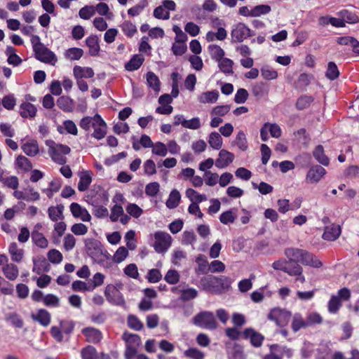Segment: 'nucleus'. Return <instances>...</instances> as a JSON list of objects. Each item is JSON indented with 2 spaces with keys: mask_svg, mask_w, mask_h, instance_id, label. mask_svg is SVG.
<instances>
[{
  "mask_svg": "<svg viewBox=\"0 0 359 359\" xmlns=\"http://www.w3.org/2000/svg\"><path fill=\"white\" fill-rule=\"evenodd\" d=\"M285 255L290 264L301 263L314 268H320L323 265L317 257L302 249L287 248L285 250Z\"/></svg>",
  "mask_w": 359,
  "mask_h": 359,
  "instance_id": "obj_1",
  "label": "nucleus"
},
{
  "mask_svg": "<svg viewBox=\"0 0 359 359\" xmlns=\"http://www.w3.org/2000/svg\"><path fill=\"white\" fill-rule=\"evenodd\" d=\"M75 323L72 320H62L60 321V327H51L50 332L53 339L57 342H62L64 339L63 334L69 336L74 331Z\"/></svg>",
  "mask_w": 359,
  "mask_h": 359,
  "instance_id": "obj_2",
  "label": "nucleus"
},
{
  "mask_svg": "<svg viewBox=\"0 0 359 359\" xmlns=\"http://www.w3.org/2000/svg\"><path fill=\"white\" fill-rule=\"evenodd\" d=\"M194 325L206 330H213L217 327L215 316L210 311H203L193 318Z\"/></svg>",
  "mask_w": 359,
  "mask_h": 359,
  "instance_id": "obj_3",
  "label": "nucleus"
},
{
  "mask_svg": "<svg viewBox=\"0 0 359 359\" xmlns=\"http://www.w3.org/2000/svg\"><path fill=\"white\" fill-rule=\"evenodd\" d=\"M104 296L107 300L112 305L124 307L126 301L122 293L116 286L109 284L104 290Z\"/></svg>",
  "mask_w": 359,
  "mask_h": 359,
  "instance_id": "obj_4",
  "label": "nucleus"
},
{
  "mask_svg": "<svg viewBox=\"0 0 359 359\" xmlns=\"http://www.w3.org/2000/svg\"><path fill=\"white\" fill-rule=\"evenodd\" d=\"M154 242L153 247L154 250L158 252L162 253L165 252L171 245L172 238L169 233L163 231H157L154 234Z\"/></svg>",
  "mask_w": 359,
  "mask_h": 359,
  "instance_id": "obj_5",
  "label": "nucleus"
},
{
  "mask_svg": "<svg viewBox=\"0 0 359 359\" xmlns=\"http://www.w3.org/2000/svg\"><path fill=\"white\" fill-rule=\"evenodd\" d=\"M291 316V313L288 311L275 308L270 311L268 318L275 321L278 326L284 327L288 324Z\"/></svg>",
  "mask_w": 359,
  "mask_h": 359,
  "instance_id": "obj_6",
  "label": "nucleus"
},
{
  "mask_svg": "<svg viewBox=\"0 0 359 359\" xmlns=\"http://www.w3.org/2000/svg\"><path fill=\"white\" fill-rule=\"evenodd\" d=\"M175 3L172 0H165L162 5L157 6L154 11V16L157 19L168 20L170 18V11L175 9Z\"/></svg>",
  "mask_w": 359,
  "mask_h": 359,
  "instance_id": "obj_7",
  "label": "nucleus"
},
{
  "mask_svg": "<svg viewBox=\"0 0 359 359\" xmlns=\"http://www.w3.org/2000/svg\"><path fill=\"white\" fill-rule=\"evenodd\" d=\"M35 57L44 63L54 65L57 62L55 54L44 45L34 51Z\"/></svg>",
  "mask_w": 359,
  "mask_h": 359,
  "instance_id": "obj_8",
  "label": "nucleus"
},
{
  "mask_svg": "<svg viewBox=\"0 0 359 359\" xmlns=\"http://www.w3.org/2000/svg\"><path fill=\"white\" fill-rule=\"evenodd\" d=\"M93 128L94 129V132L92 133L91 136L95 139L99 140L105 137L107 134V124L98 114H96L94 116Z\"/></svg>",
  "mask_w": 359,
  "mask_h": 359,
  "instance_id": "obj_9",
  "label": "nucleus"
},
{
  "mask_svg": "<svg viewBox=\"0 0 359 359\" xmlns=\"http://www.w3.org/2000/svg\"><path fill=\"white\" fill-rule=\"evenodd\" d=\"M250 35V29L244 23H238L236 25L233 27L231 33V39L233 42H242Z\"/></svg>",
  "mask_w": 359,
  "mask_h": 359,
  "instance_id": "obj_10",
  "label": "nucleus"
},
{
  "mask_svg": "<svg viewBox=\"0 0 359 359\" xmlns=\"http://www.w3.org/2000/svg\"><path fill=\"white\" fill-rule=\"evenodd\" d=\"M326 175L325 169L320 165H313L306 175V181L310 184H316Z\"/></svg>",
  "mask_w": 359,
  "mask_h": 359,
  "instance_id": "obj_11",
  "label": "nucleus"
},
{
  "mask_svg": "<svg viewBox=\"0 0 359 359\" xmlns=\"http://www.w3.org/2000/svg\"><path fill=\"white\" fill-rule=\"evenodd\" d=\"M243 335L245 339H249L251 345L255 348L260 347L264 340V335L251 327L245 328Z\"/></svg>",
  "mask_w": 359,
  "mask_h": 359,
  "instance_id": "obj_12",
  "label": "nucleus"
},
{
  "mask_svg": "<svg viewBox=\"0 0 359 359\" xmlns=\"http://www.w3.org/2000/svg\"><path fill=\"white\" fill-rule=\"evenodd\" d=\"M234 158L233 153L226 149H221L215 161V166L218 168H225L233 161Z\"/></svg>",
  "mask_w": 359,
  "mask_h": 359,
  "instance_id": "obj_13",
  "label": "nucleus"
},
{
  "mask_svg": "<svg viewBox=\"0 0 359 359\" xmlns=\"http://www.w3.org/2000/svg\"><path fill=\"white\" fill-rule=\"evenodd\" d=\"M199 287L208 292L217 293L219 290L217 286L216 276H208L203 277L199 281Z\"/></svg>",
  "mask_w": 359,
  "mask_h": 359,
  "instance_id": "obj_14",
  "label": "nucleus"
},
{
  "mask_svg": "<svg viewBox=\"0 0 359 359\" xmlns=\"http://www.w3.org/2000/svg\"><path fill=\"white\" fill-rule=\"evenodd\" d=\"M81 333L86 337V341L88 343L97 344L102 339L101 331L95 327H85L82 329Z\"/></svg>",
  "mask_w": 359,
  "mask_h": 359,
  "instance_id": "obj_15",
  "label": "nucleus"
},
{
  "mask_svg": "<svg viewBox=\"0 0 359 359\" xmlns=\"http://www.w3.org/2000/svg\"><path fill=\"white\" fill-rule=\"evenodd\" d=\"M70 211L72 215L76 218H81L83 222H90L91 219V216L88 212V210L82 208L77 203H72L70 206Z\"/></svg>",
  "mask_w": 359,
  "mask_h": 359,
  "instance_id": "obj_16",
  "label": "nucleus"
},
{
  "mask_svg": "<svg viewBox=\"0 0 359 359\" xmlns=\"http://www.w3.org/2000/svg\"><path fill=\"white\" fill-rule=\"evenodd\" d=\"M341 227L337 224H331L325 228L323 238L326 241H335L341 234Z\"/></svg>",
  "mask_w": 359,
  "mask_h": 359,
  "instance_id": "obj_17",
  "label": "nucleus"
},
{
  "mask_svg": "<svg viewBox=\"0 0 359 359\" xmlns=\"http://www.w3.org/2000/svg\"><path fill=\"white\" fill-rule=\"evenodd\" d=\"M31 318L41 325L47 327L50 323V313L46 309H40L36 314H32Z\"/></svg>",
  "mask_w": 359,
  "mask_h": 359,
  "instance_id": "obj_18",
  "label": "nucleus"
},
{
  "mask_svg": "<svg viewBox=\"0 0 359 359\" xmlns=\"http://www.w3.org/2000/svg\"><path fill=\"white\" fill-rule=\"evenodd\" d=\"M58 107L65 112H72L75 108L74 101L68 96H61L57 100Z\"/></svg>",
  "mask_w": 359,
  "mask_h": 359,
  "instance_id": "obj_19",
  "label": "nucleus"
},
{
  "mask_svg": "<svg viewBox=\"0 0 359 359\" xmlns=\"http://www.w3.org/2000/svg\"><path fill=\"white\" fill-rule=\"evenodd\" d=\"M36 111V107L29 102H25L20 105L19 113L22 118H34Z\"/></svg>",
  "mask_w": 359,
  "mask_h": 359,
  "instance_id": "obj_20",
  "label": "nucleus"
},
{
  "mask_svg": "<svg viewBox=\"0 0 359 359\" xmlns=\"http://www.w3.org/2000/svg\"><path fill=\"white\" fill-rule=\"evenodd\" d=\"M86 46L89 48V54L91 56H97L100 50L99 39L96 35H90L86 39Z\"/></svg>",
  "mask_w": 359,
  "mask_h": 359,
  "instance_id": "obj_21",
  "label": "nucleus"
},
{
  "mask_svg": "<svg viewBox=\"0 0 359 359\" xmlns=\"http://www.w3.org/2000/svg\"><path fill=\"white\" fill-rule=\"evenodd\" d=\"M73 74L75 79H90L94 76V71L91 67H81L76 65L73 69Z\"/></svg>",
  "mask_w": 359,
  "mask_h": 359,
  "instance_id": "obj_22",
  "label": "nucleus"
},
{
  "mask_svg": "<svg viewBox=\"0 0 359 359\" xmlns=\"http://www.w3.org/2000/svg\"><path fill=\"white\" fill-rule=\"evenodd\" d=\"M92 182V172L83 171L79 174L78 189L80 191H86Z\"/></svg>",
  "mask_w": 359,
  "mask_h": 359,
  "instance_id": "obj_23",
  "label": "nucleus"
},
{
  "mask_svg": "<svg viewBox=\"0 0 359 359\" xmlns=\"http://www.w3.org/2000/svg\"><path fill=\"white\" fill-rule=\"evenodd\" d=\"M46 144L49 147L48 153L52 160L59 165H64L67 161V158L65 155H62L53 150L52 147L53 145H55V142L50 140H46Z\"/></svg>",
  "mask_w": 359,
  "mask_h": 359,
  "instance_id": "obj_24",
  "label": "nucleus"
},
{
  "mask_svg": "<svg viewBox=\"0 0 359 359\" xmlns=\"http://www.w3.org/2000/svg\"><path fill=\"white\" fill-rule=\"evenodd\" d=\"M5 277L9 280H15L19 274V270L14 264H6L2 268Z\"/></svg>",
  "mask_w": 359,
  "mask_h": 359,
  "instance_id": "obj_25",
  "label": "nucleus"
},
{
  "mask_svg": "<svg viewBox=\"0 0 359 359\" xmlns=\"http://www.w3.org/2000/svg\"><path fill=\"white\" fill-rule=\"evenodd\" d=\"M144 59L141 55H134L125 65L127 71L132 72L138 69L143 64Z\"/></svg>",
  "mask_w": 359,
  "mask_h": 359,
  "instance_id": "obj_26",
  "label": "nucleus"
},
{
  "mask_svg": "<svg viewBox=\"0 0 359 359\" xmlns=\"http://www.w3.org/2000/svg\"><path fill=\"white\" fill-rule=\"evenodd\" d=\"M63 210L64 205L62 204H59L56 206H51L48 210V217L53 222L62 219L64 218Z\"/></svg>",
  "mask_w": 359,
  "mask_h": 359,
  "instance_id": "obj_27",
  "label": "nucleus"
},
{
  "mask_svg": "<svg viewBox=\"0 0 359 359\" xmlns=\"http://www.w3.org/2000/svg\"><path fill=\"white\" fill-rule=\"evenodd\" d=\"M8 252L11 255L12 261L15 262H20L22 261L24 255V250L18 248L16 243L13 242L10 244L8 247Z\"/></svg>",
  "mask_w": 359,
  "mask_h": 359,
  "instance_id": "obj_28",
  "label": "nucleus"
},
{
  "mask_svg": "<svg viewBox=\"0 0 359 359\" xmlns=\"http://www.w3.org/2000/svg\"><path fill=\"white\" fill-rule=\"evenodd\" d=\"M219 93L217 90H211L207 91L201 93L198 97V100L201 103H215L218 100Z\"/></svg>",
  "mask_w": 359,
  "mask_h": 359,
  "instance_id": "obj_29",
  "label": "nucleus"
},
{
  "mask_svg": "<svg viewBox=\"0 0 359 359\" xmlns=\"http://www.w3.org/2000/svg\"><path fill=\"white\" fill-rule=\"evenodd\" d=\"M23 151L29 156H34L39 153V145L36 140L27 141L22 146Z\"/></svg>",
  "mask_w": 359,
  "mask_h": 359,
  "instance_id": "obj_30",
  "label": "nucleus"
},
{
  "mask_svg": "<svg viewBox=\"0 0 359 359\" xmlns=\"http://www.w3.org/2000/svg\"><path fill=\"white\" fill-rule=\"evenodd\" d=\"M208 50L211 58L216 62H218L224 58L225 55L224 50L216 44L209 45L208 47Z\"/></svg>",
  "mask_w": 359,
  "mask_h": 359,
  "instance_id": "obj_31",
  "label": "nucleus"
},
{
  "mask_svg": "<svg viewBox=\"0 0 359 359\" xmlns=\"http://www.w3.org/2000/svg\"><path fill=\"white\" fill-rule=\"evenodd\" d=\"M292 265L290 264L289 261L285 259H278L272 264V267L276 271H282L288 275L293 273L292 271Z\"/></svg>",
  "mask_w": 359,
  "mask_h": 359,
  "instance_id": "obj_32",
  "label": "nucleus"
},
{
  "mask_svg": "<svg viewBox=\"0 0 359 359\" xmlns=\"http://www.w3.org/2000/svg\"><path fill=\"white\" fill-rule=\"evenodd\" d=\"M196 262L198 264L196 271L198 273L207 274L208 273L210 264L205 255H198L196 258Z\"/></svg>",
  "mask_w": 359,
  "mask_h": 359,
  "instance_id": "obj_33",
  "label": "nucleus"
},
{
  "mask_svg": "<svg viewBox=\"0 0 359 359\" xmlns=\"http://www.w3.org/2000/svg\"><path fill=\"white\" fill-rule=\"evenodd\" d=\"M233 146H237L241 151H246L248 148L246 135L243 130L238 132L236 137L232 142Z\"/></svg>",
  "mask_w": 359,
  "mask_h": 359,
  "instance_id": "obj_34",
  "label": "nucleus"
},
{
  "mask_svg": "<svg viewBox=\"0 0 359 359\" xmlns=\"http://www.w3.org/2000/svg\"><path fill=\"white\" fill-rule=\"evenodd\" d=\"M32 239L33 243L40 248L45 249L48 247V242L43 233L38 231H33L32 232Z\"/></svg>",
  "mask_w": 359,
  "mask_h": 359,
  "instance_id": "obj_35",
  "label": "nucleus"
},
{
  "mask_svg": "<svg viewBox=\"0 0 359 359\" xmlns=\"http://www.w3.org/2000/svg\"><path fill=\"white\" fill-rule=\"evenodd\" d=\"M313 154L316 161L323 165L327 166L329 165L330 160L324 154V149L322 145H318L314 149Z\"/></svg>",
  "mask_w": 359,
  "mask_h": 359,
  "instance_id": "obj_36",
  "label": "nucleus"
},
{
  "mask_svg": "<svg viewBox=\"0 0 359 359\" xmlns=\"http://www.w3.org/2000/svg\"><path fill=\"white\" fill-rule=\"evenodd\" d=\"M208 142L210 146L215 150H219L223 144L221 135L217 132H212L209 135Z\"/></svg>",
  "mask_w": 359,
  "mask_h": 359,
  "instance_id": "obj_37",
  "label": "nucleus"
},
{
  "mask_svg": "<svg viewBox=\"0 0 359 359\" xmlns=\"http://www.w3.org/2000/svg\"><path fill=\"white\" fill-rule=\"evenodd\" d=\"M217 63L219 69L224 74L226 75L233 74V62L232 60L227 57H224L221 60L218 61Z\"/></svg>",
  "mask_w": 359,
  "mask_h": 359,
  "instance_id": "obj_38",
  "label": "nucleus"
},
{
  "mask_svg": "<svg viewBox=\"0 0 359 359\" xmlns=\"http://www.w3.org/2000/svg\"><path fill=\"white\" fill-rule=\"evenodd\" d=\"M0 182L4 186L13 189H16L19 185L18 178L16 176H4L2 173L0 175Z\"/></svg>",
  "mask_w": 359,
  "mask_h": 359,
  "instance_id": "obj_39",
  "label": "nucleus"
},
{
  "mask_svg": "<svg viewBox=\"0 0 359 359\" xmlns=\"http://www.w3.org/2000/svg\"><path fill=\"white\" fill-rule=\"evenodd\" d=\"M81 356L82 359H98V353L94 346L88 345L81 349Z\"/></svg>",
  "mask_w": 359,
  "mask_h": 359,
  "instance_id": "obj_40",
  "label": "nucleus"
},
{
  "mask_svg": "<svg viewBox=\"0 0 359 359\" xmlns=\"http://www.w3.org/2000/svg\"><path fill=\"white\" fill-rule=\"evenodd\" d=\"M236 218V210L233 208H231L227 211L222 212L219 216V220L224 224L233 223Z\"/></svg>",
  "mask_w": 359,
  "mask_h": 359,
  "instance_id": "obj_41",
  "label": "nucleus"
},
{
  "mask_svg": "<svg viewBox=\"0 0 359 359\" xmlns=\"http://www.w3.org/2000/svg\"><path fill=\"white\" fill-rule=\"evenodd\" d=\"M186 196L192 203H199L207 200L205 194H200L193 189H188Z\"/></svg>",
  "mask_w": 359,
  "mask_h": 359,
  "instance_id": "obj_42",
  "label": "nucleus"
},
{
  "mask_svg": "<svg viewBox=\"0 0 359 359\" xmlns=\"http://www.w3.org/2000/svg\"><path fill=\"white\" fill-rule=\"evenodd\" d=\"M181 126L189 129L197 130L201 128V120L198 117H194L187 120L181 117Z\"/></svg>",
  "mask_w": 359,
  "mask_h": 359,
  "instance_id": "obj_43",
  "label": "nucleus"
},
{
  "mask_svg": "<svg viewBox=\"0 0 359 359\" xmlns=\"http://www.w3.org/2000/svg\"><path fill=\"white\" fill-rule=\"evenodd\" d=\"M339 15L344 24L345 22L354 24L359 21L358 17L355 13L347 10L339 11Z\"/></svg>",
  "mask_w": 359,
  "mask_h": 359,
  "instance_id": "obj_44",
  "label": "nucleus"
},
{
  "mask_svg": "<svg viewBox=\"0 0 359 359\" xmlns=\"http://www.w3.org/2000/svg\"><path fill=\"white\" fill-rule=\"evenodd\" d=\"M339 76V71L337 65L334 62H330L327 64V68L325 72V76L331 80L334 81L337 79Z\"/></svg>",
  "mask_w": 359,
  "mask_h": 359,
  "instance_id": "obj_45",
  "label": "nucleus"
},
{
  "mask_svg": "<svg viewBox=\"0 0 359 359\" xmlns=\"http://www.w3.org/2000/svg\"><path fill=\"white\" fill-rule=\"evenodd\" d=\"M217 279V286L219 287V290L217 293H221L224 290H227L229 289L232 280L230 278L224 276H222L219 277H216Z\"/></svg>",
  "mask_w": 359,
  "mask_h": 359,
  "instance_id": "obj_46",
  "label": "nucleus"
},
{
  "mask_svg": "<svg viewBox=\"0 0 359 359\" xmlns=\"http://www.w3.org/2000/svg\"><path fill=\"white\" fill-rule=\"evenodd\" d=\"M270 349L278 353V355L281 356V358L283 356H286L287 358H290L293 355V351L291 348L283 346L273 344L270 346Z\"/></svg>",
  "mask_w": 359,
  "mask_h": 359,
  "instance_id": "obj_47",
  "label": "nucleus"
},
{
  "mask_svg": "<svg viewBox=\"0 0 359 359\" xmlns=\"http://www.w3.org/2000/svg\"><path fill=\"white\" fill-rule=\"evenodd\" d=\"M83 55V50L79 48H70L65 53V57L70 60H78Z\"/></svg>",
  "mask_w": 359,
  "mask_h": 359,
  "instance_id": "obj_48",
  "label": "nucleus"
},
{
  "mask_svg": "<svg viewBox=\"0 0 359 359\" xmlns=\"http://www.w3.org/2000/svg\"><path fill=\"white\" fill-rule=\"evenodd\" d=\"M127 323H128V326L130 329L136 330V331L141 330L144 327V325L140 321V320L136 316L133 315V314H130L128 316Z\"/></svg>",
  "mask_w": 359,
  "mask_h": 359,
  "instance_id": "obj_49",
  "label": "nucleus"
},
{
  "mask_svg": "<svg viewBox=\"0 0 359 359\" xmlns=\"http://www.w3.org/2000/svg\"><path fill=\"white\" fill-rule=\"evenodd\" d=\"M307 326V323L303 319L299 313H295L293 316L292 323V329L297 332L300 329Z\"/></svg>",
  "mask_w": 359,
  "mask_h": 359,
  "instance_id": "obj_50",
  "label": "nucleus"
},
{
  "mask_svg": "<svg viewBox=\"0 0 359 359\" xmlns=\"http://www.w3.org/2000/svg\"><path fill=\"white\" fill-rule=\"evenodd\" d=\"M341 306V302L339 297L332 295L327 304V309L330 313H337Z\"/></svg>",
  "mask_w": 359,
  "mask_h": 359,
  "instance_id": "obj_51",
  "label": "nucleus"
},
{
  "mask_svg": "<svg viewBox=\"0 0 359 359\" xmlns=\"http://www.w3.org/2000/svg\"><path fill=\"white\" fill-rule=\"evenodd\" d=\"M180 203V192L177 189L171 191L168 199L166 201V206L169 209L176 208Z\"/></svg>",
  "mask_w": 359,
  "mask_h": 359,
  "instance_id": "obj_52",
  "label": "nucleus"
},
{
  "mask_svg": "<svg viewBox=\"0 0 359 359\" xmlns=\"http://www.w3.org/2000/svg\"><path fill=\"white\" fill-rule=\"evenodd\" d=\"M15 163L18 167L25 172L29 171L32 168L31 161L27 157L22 155L18 156Z\"/></svg>",
  "mask_w": 359,
  "mask_h": 359,
  "instance_id": "obj_53",
  "label": "nucleus"
},
{
  "mask_svg": "<svg viewBox=\"0 0 359 359\" xmlns=\"http://www.w3.org/2000/svg\"><path fill=\"white\" fill-rule=\"evenodd\" d=\"M147 81L149 87L152 88L155 91H159L160 81L154 73L149 72L147 74Z\"/></svg>",
  "mask_w": 359,
  "mask_h": 359,
  "instance_id": "obj_54",
  "label": "nucleus"
},
{
  "mask_svg": "<svg viewBox=\"0 0 359 359\" xmlns=\"http://www.w3.org/2000/svg\"><path fill=\"white\" fill-rule=\"evenodd\" d=\"M203 179L206 185L213 187L218 183L219 175L217 173L211 171H205L203 175Z\"/></svg>",
  "mask_w": 359,
  "mask_h": 359,
  "instance_id": "obj_55",
  "label": "nucleus"
},
{
  "mask_svg": "<svg viewBox=\"0 0 359 359\" xmlns=\"http://www.w3.org/2000/svg\"><path fill=\"white\" fill-rule=\"evenodd\" d=\"M104 255V258L100 259L97 261V263L104 269H111L114 267L115 262H114L113 258L110 255L107 251H104V253L102 252Z\"/></svg>",
  "mask_w": 359,
  "mask_h": 359,
  "instance_id": "obj_56",
  "label": "nucleus"
},
{
  "mask_svg": "<svg viewBox=\"0 0 359 359\" xmlns=\"http://www.w3.org/2000/svg\"><path fill=\"white\" fill-rule=\"evenodd\" d=\"M261 75L266 80H273L278 77V72L274 69L265 66L261 68Z\"/></svg>",
  "mask_w": 359,
  "mask_h": 359,
  "instance_id": "obj_57",
  "label": "nucleus"
},
{
  "mask_svg": "<svg viewBox=\"0 0 359 359\" xmlns=\"http://www.w3.org/2000/svg\"><path fill=\"white\" fill-rule=\"evenodd\" d=\"M128 251L127 250L126 248L125 247H119L117 250L116 251V252L114 253V256L111 257L113 258V260L114 262H115V263H121L122 262L123 260H125V259L128 257Z\"/></svg>",
  "mask_w": 359,
  "mask_h": 359,
  "instance_id": "obj_58",
  "label": "nucleus"
},
{
  "mask_svg": "<svg viewBox=\"0 0 359 359\" xmlns=\"http://www.w3.org/2000/svg\"><path fill=\"white\" fill-rule=\"evenodd\" d=\"M198 292L191 287H183L181 289V300H190L196 297Z\"/></svg>",
  "mask_w": 359,
  "mask_h": 359,
  "instance_id": "obj_59",
  "label": "nucleus"
},
{
  "mask_svg": "<svg viewBox=\"0 0 359 359\" xmlns=\"http://www.w3.org/2000/svg\"><path fill=\"white\" fill-rule=\"evenodd\" d=\"M265 128L270 133L271 137L278 138L281 136L282 130L280 127L276 123H265Z\"/></svg>",
  "mask_w": 359,
  "mask_h": 359,
  "instance_id": "obj_60",
  "label": "nucleus"
},
{
  "mask_svg": "<svg viewBox=\"0 0 359 359\" xmlns=\"http://www.w3.org/2000/svg\"><path fill=\"white\" fill-rule=\"evenodd\" d=\"M271 7L268 5H258L252 8V17H259L268 14L271 11Z\"/></svg>",
  "mask_w": 359,
  "mask_h": 359,
  "instance_id": "obj_61",
  "label": "nucleus"
},
{
  "mask_svg": "<svg viewBox=\"0 0 359 359\" xmlns=\"http://www.w3.org/2000/svg\"><path fill=\"white\" fill-rule=\"evenodd\" d=\"M277 205L278 212L281 214H285L288 211L294 210L288 199H278L277 201Z\"/></svg>",
  "mask_w": 359,
  "mask_h": 359,
  "instance_id": "obj_62",
  "label": "nucleus"
},
{
  "mask_svg": "<svg viewBox=\"0 0 359 359\" xmlns=\"http://www.w3.org/2000/svg\"><path fill=\"white\" fill-rule=\"evenodd\" d=\"M312 102L311 96L302 95L297 100L296 107L298 109L302 110L309 107Z\"/></svg>",
  "mask_w": 359,
  "mask_h": 359,
  "instance_id": "obj_63",
  "label": "nucleus"
},
{
  "mask_svg": "<svg viewBox=\"0 0 359 359\" xmlns=\"http://www.w3.org/2000/svg\"><path fill=\"white\" fill-rule=\"evenodd\" d=\"M184 356L191 359H203L204 354L196 348H191L184 353Z\"/></svg>",
  "mask_w": 359,
  "mask_h": 359,
  "instance_id": "obj_64",
  "label": "nucleus"
}]
</instances>
